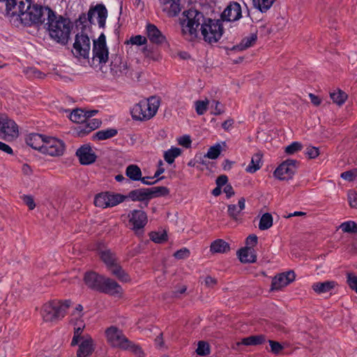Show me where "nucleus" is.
<instances>
[{
    "mask_svg": "<svg viewBox=\"0 0 357 357\" xmlns=\"http://www.w3.org/2000/svg\"><path fill=\"white\" fill-rule=\"evenodd\" d=\"M150 239L156 243H162L167 241V234L165 231H151L149 234Z\"/></svg>",
    "mask_w": 357,
    "mask_h": 357,
    "instance_id": "obj_45",
    "label": "nucleus"
},
{
    "mask_svg": "<svg viewBox=\"0 0 357 357\" xmlns=\"http://www.w3.org/2000/svg\"><path fill=\"white\" fill-rule=\"evenodd\" d=\"M7 15L18 16L25 26H39L45 22L52 10L48 6L33 3L32 0H6L4 3Z\"/></svg>",
    "mask_w": 357,
    "mask_h": 357,
    "instance_id": "obj_2",
    "label": "nucleus"
},
{
    "mask_svg": "<svg viewBox=\"0 0 357 357\" xmlns=\"http://www.w3.org/2000/svg\"><path fill=\"white\" fill-rule=\"evenodd\" d=\"M303 148L301 143L294 142L285 148V153L288 155H292L301 151Z\"/></svg>",
    "mask_w": 357,
    "mask_h": 357,
    "instance_id": "obj_48",
    "label": "nucleus"
},
{
    "mask_svg": "<svg viewBox=\"0 0 357 357\" xmlns=\"http://www.w3.org/2000/svg\"><path fill=\"white\" fill-rule=\"evenodd\" d=\"M70 119L75 123H84L86 121L85 110L82 109H74L70 115Z\"/></svg>",
    "mask_w": 357,
    "mask_h": 357,
    "instance_id": "obj_41",
    "label": "nucleus"
},
{
    "mask_svg": "<svg viewBox=\"0 0 357 357\" xmlns=\"http://www.w3.org/2000/svg\"><path fill=\"white\" fill-rule=\"evenodd\" d=\"M22 200L24 204L29 207V210H33L36 207L34 199L31 195H24Z\"/></svg>",
    "mask_w": 357,
    "mask_h": 357,
    "instance_id": "obj_59",
    "label": "nucleus"
},
{
    "mask_svg": "<svg viewBox=\"0 0 357 357\" xmlns=\"http://www.w3.org/2000/svg\"><path fill=\"white\" fill-rule=\"evenodd\" d=\"M118 133L116 129L109 128L106 130H101L96 132L92 136L93 140H105L116 136Z\"/></svg>",
    "mask_w": 357,
    "mask_h": 357,
    "instance_id": "obj_34",
    "label": "nucleus"
},
{
    "mask_svg": "<svg viewBox=\"0 0 357 357\" xmlns=\"http://www.w3.org/2000/svg\"><path fill=\"white\" fill-rule=\"evenodd\" d=\"M95 13H97V20L98 26L101 29H105L106 25V20L107 18L108 12L105 6L102 3H98L96 6H91L87 14L82 13L76 20V26L82 25V29L86 28V23L89 22L90 24H94Z\"/></svg>",
    "mask_w": 357,
    "mask_h": 357,
    "instance_id": "obj_6",
    "label": "nucleus"
},
{
    "mask_svg": "<svg viewBox=\"0 0 357 357\" xmlns=\"http://www.w3.org/2000/svg\"><path fill=\"white\" fill-rule=\"evenodd\" d=\"M228 215L234 220H238V215L241 213L238 206L235 204H229L228 206Z\"/></svg>",
    "mask_w": 357,
    "mask_h": 357,
    "instance_id": "obj_52",
    "label": "nucleus"
},
{
    "mask_svg": "<svg viewBox=\"0 0 357 357\" xmlns=\"http://www.w3.org/2000/svg\"><path fill=\"white\" fill-rule=\"evenodd\" d=\"M222 151V148L220 144H216L214 146H211L205 157L209 159L215 160L219 157Z\"/></svg>",
    "mask_w": 357,
    "mask_h": 357,
    "instance_id": "obj_46",
    "label": "nucleus"
},
{
    "mask_svg": "<svg viewBox=\"0 0 357 357\" xmlns=\"http://www.w3.org/2000/svg\"><path fill=\"white\" fill-rule=\"evenodd\" d=\"M273 225V217L269 213H266L260 218L259 228L260 230H266Z\"/></svg>",
    "mask_w": 357,
    "mask_h": 357,
    "instance_id": "obj_39",
    "label": "nucleus"
},
{
    "mask_svg": "<svg viewBox=\"0 0 357 357\" xmlns=\"http://www.w3.org/2000/svg\"><path fill=\"white\" fill-rule=\"evenodd\" d=\"M129 71V66L126 61L123 60L122 55L112 54L111 55L110 72L114 76L127 75Z\"/></svg>",
    "mask_w": 357,
    "mask_h": 357,
    "instance_id": "obj_13",
    "label": "nucleus"
},
{
    "mask_svg": "<svg viewBox=\"0 0 357 357\" xmlns=\"http://www.w3.org/2000/svg\"><path fill=\"white\" fill-rule=\"evenodd\" d=\"M47 22L44 24L50 37L58 43L66 45L70 39L73 28L70 20L57 15L53 10H49Z\"/></svg>",
    "mask_w": 357,
    "mask_h": 357,
    "instance_id": "obj_3",
    "label": "nucleus"
},
{
    "mask_svg": "<svg viewBox=\"0 0 357 357\" xmlns=\"http://www.w3.org/2000/svg\"><path fill=\"white\" fill-rule=\"evenodd\" d=\"M196 353L199 356H206L211 354V346L208 342L206 341H199L197 343V348Z\"/></svg>",
    "mask_w": 357,
    "mask_h": 357,
    "instance_id": "obj_42",
    "label": "nucleus"
},
{
    "mask_svg": "<svg viewBox=\"0 0 357 357\" xmlns=\"http://www.w3.org/2000/svg\"><path fill=\"white\" fill-rule=\"evenodd\" d=\"M266 340V336L264 335H250L243 338L241 342L236 343V345L257 346L265 343Z\"/></svg>",
    "mask_w": 357,
    "mask_h": 357,
    "instance_id": "obj_31",
    "label": "nucleus"
},
{
    "mask_svg": "<svg viewBox=\"0 0 357 357\" xmlns=\"http://www.w3.org/2000/svg\"><path fill=\"white\" fill-rule=\"evenodd\" d=\"M82 124L77 128V135L83 137L90 133L92 130L86 126V123H81Z\"/></svg>",
    "mask_w": 357,
    "mask_h": 357,
    "instance_id": "obj_58",
    "label": "nucleus"
},
{
    "mask_svg": "<svg viewBox=\"0 0 357 357\" xmlns=\"http://www.w3.org/2000/svg\"><path fill=\"white\" fill-rule=\"evenodd\" d=\"M208 103H209V102L208 100L196 101L195 102V109H196V112L197 113V114H199V115L204 114L207 110Z\"/></svg>",
    "mask_w": 357,
    "mask_h": 357,
    "instance_id": "obj_47",
    "label": "nucleus"
},
{
    "mask_svg": "<svg viewBox=\"0 0 357 357\" xmlns=\"http://www.w3.org/2000/svg\"><path fill=\"white\" fill-rule=\"evenodd\" d=\"M111 273L118 280L123 282L130 281L129 275L123 269L122 266L117 262L107 268Z\"/></svg>",
    "mask_w": 357,
    "mask_h": 357,
    "instance_id": "obj_30",
    "label": "nucleus"
},
{
    "mask_svg": "<svg viewBox=\"0 0 357 357\" xmlns=\"http://www.w3.org/2000/svg\"><path fill=\"white\" fill-rule=\"evenodd\" d=\"M256 8L261 13H266L274 3L275 0H252Z\"/></svg>",
    "mask_w": 357,
    "mask_h": 357,
    "instance_id": "obj_38",
    "label": "nucleus"
},
{
    "mask_svg": "<svg viewBox=\"0 0 357 357\" xmlns=\"http://www.w3.org/2000/svg\"><path fill=\"white\" fill-rule=\"evenodd\" d=\"M102 243L98 245V252L101 260L105 263L107 268H109L117 262L116 254L109 249H102Z\"/></svg>",
    "mask_w": 357,
    "mask_h": 357,
    "instance_id": "obj_24",
    "label": "nucleus"
},
{
    "mask_svg": "<svg viewBox=\"0 0 357 357\" xmlns=\"http://www.w3.org/2000/svg\"><path fill=\"white\" fill-rule=\"evenodd\" d=\"M268 342L271 346V351L274 354H280L284 349V347L278 342L268 340Z\"/></svg>",
    "mask_w": 357,
    "mask_h": 357,
    "instance_id": "obj_54",
    "label": "nucleus"
},
{
    "mask_svg": "<svg viewBox=\"0 0 357 357\" xmlns=\"http://www.w3.org/2000/svg\"><path fill=\"white\" fill-rule=\"evenodd\" d=\"M348 201L351 207L357 208V195L355 192H349Z\"/></svg>",
    "mask_w": 357,
    "mask_h": 357,
    "instance_id": "obj_60",
    "label": "nucleus"
},
{
    "mask_svg": "<svg viewBox=\"0 0 357 357\" xmlns=\"http://www.w3.org/2000/svg\"><path fill=\"white\" fill-rule=\"evenodd\" d=\"M65 150V144L63 141L54 137H47L45 146L43 148L42 153L50 156H60L63 155Z\"/></svg>",
    "mask_w": 357,
    "mask_h": 357,
    "instance_id": "obj_12",
    "label": "nucleus"
},
{
    "mask_svg": "<svg viewBox=\"0 0 357 357\" xmlns=\"http://www.w3.org/2000/svg\"><path fill=\"white\" fill-rule=\"evenodd\" d=\"M180 1L181 0H165L162 10L166 13L169 17L178 15L181 10Z\"/></svg>",
    "mask_w": 357,
    "mask_h": 357,
    "instance_id": "obj_26",
    "label": "nucleus"
},
{
    "mask_svg": "<svg viewBox=\"0 0 357 357\" xmlns=\"http://www.w3.org/2000/svg\"><path fill=\"white\" fill-rule=\"evenodd\" d=\"M72 301L68 300H52L45 303L41 310V315L46 322H58L66 314Z\"/></svg>",
    "mask_w": 357,
    "mask_h": 357,
    "instance_id": "obj_4",
    "label": "nucleus"
},
{
    "mask_svg": "<svg viewBox=\"0 0 357 357\" xmlns=\"http://www.w3.org/2000/svg\"><path fill=\"white\" fill-rule=\"evenodd\" d=\"M262 153L258 152L255 153L251 159L250 163L246 167L245 170L249 173H255L259 169L262 165L261 163Z\"/></svg>",
    "mask_w": 357,
    "mask_h": 357,
    "instance_id": "obj_33",
    "label": "nucleus"
},
{
    "mask_svg": "<svg viewBox=\"0 0 357 357\" xmlns=\"http://www.w3.org/2000/svg\"><path fill=\"white\" fill-rule=\"evenodd\" d=\"M79 162L83 165H91L96 162L97 155L89 144L81 146L76 151Z\"/></svg>",
    "mask_w": 357,
    "mask_h": 357,
    "instance_id": "obj_17",
    "label": "nucleus"
},
{
    "mask_svg": "<svg viewBox=\"0 0 357 357\" xmlns=\"http://www.w3.org/2000/svg\"><path fill=\"white\" fill-rule=\"evenodd\" d=\"M84 123L93 131L101 125V121L97 119H88Z\"/></svg>",
    "mask_w": 357,
    "mask_h": 357,
    "instance_id": "obj_56",
    "label": "nucleus"
},
{
    "mask_svg": "<svg viewBox=\"0 0 357 357\" xmlns=\"http://www.w3.org/2000/svg\"><path fill=\"white\" fill-rule=\"evenodd\" d=\"M126 350H130L137 357H144V353L142 348L130 340V344Z\"/></svg>",
    "mask_w": 357,
    "mask_h": 357,
    "instance_id": "obj_50",
    "label": "nucleus"
},
{
    "mask_svg": "<svg viewBox=\"0 0 357 357\" xmlns=\"http://www.w3.org/2000/svg\"><path fill=\"white\" fill-rule=\"evenodd\" d=\"M298 164L296 160L287 159L276 168L273 174L280 180L291 179L296 171Z\"/></svg>",
    "mask_w": 357,
    "mask_h": 357,
    "instance_id": "obj_10",
    "label": "nucleus"
},
{
    "mask_svg": "<svg viewBox=\"0 0 357 357\" xmlns=\"http://www.w3.org/2000/svg\"><path fill=\"white\" fill-rule=\"evenodd\" d=\"M340 229L344 233L357 234V223L354 221H347L340 225Z\"/></svg>",
    "mask_w": 357,
    "mask_h": 357,
    "instance_id": "obj_43",
    "label": "nucleus"
},
{
    "mask_svg": "<svg viewBox=\"0 0 357 357\" xmlns=\"http://www.w3.org/2000/svg\"><path fill=\"white\" fill-rule=\"evenodd\" d=\"M347 283L357 294V276L352 273H347Z\"/></svg>",
    "mask_w": 357,
    "mask_h": 357,
    "instance_id": "obj_49",
    "label": "nucleus"
},
{
    "mask_svg": "<svg viewBox=\"0 0 357 357\" xmlns=\"http://www.w3.org/2000/svg\"><path fill=\"white\" fill-rule=\"evenodd\" d=\"M227 181L228 177L226 175H220L216 178L215 183L218 186L222 188V186H226V185H227Z\"/></svg>",
    "mask_w": 357,
    "mask_h": 357,
    "instance_id": "obj_64",
    "label": "nucleus"
},
{
    "mask_svg": "<svg viewBox=\"0 0 357 357\" xmlns=\"http://www.w3.org/2000/svg\"><path fill=\"white\" fill-rule=\"evenodd\" d=\"M330 96L333 100V102L341 105H342L347 98V95L342 91L338 90L337 92H333L330 93Z\"/></svg>",
    "mask_w": 357,
    "mask_h": 357,
    "instance_id": "obj_44",
    "label": "nucleus"
},
{
    "mask_svg": "<svg viewBox=\"0 0 357 357\" xmlns=\"http://www.w3.org/2000/svg\"><path fill=\"white\" fill-rule=\"evenodd\" d=\"M185 19L182 22V31L192 37L197 36V29L201 25V32L204 40L208 43H217L222 37L223 27L219 20L205 18L203 13L190 9L183 12Z\"/></svg>",
    "mask_w": 357,
    "mask_h": 357,
    "instance_id": "obj_1",
    "label": "nucleus"
},
{
    "mask_svg": "<svg viewBox=\"0 0 357 357\" xmlns=\"http://www.w3.org/2000/svg\"><path fill=\"white\" fill-rule=\"evenodd\" d=\"M150 200L153 198L169 195V190L165 186H155L148 188Z\"/></svg>",
    "mask_w": 357,
    "mask_h": 357,
    "instance_id": "obj_35",
    "label": "nucleus"
},
{
    "mask_svg": "<svg viewBox=\"0 0 357 357\" xmlns=\"http://www.w3.org/2000/svg\"><path fill=\"white\" fill-rule=\"evenodd\" d=\"M191 143V139L188 135H184L178 139V144L185 148H190Z\"/></svg>",
    "mask_w": 357,
    "mask_h": 357,
    "instance_id": "obj_63",
    "label": "nucleus"
},
{
    "mask_svg": "<svg viewBox=\"0 0 357 357\" xmlns=\"http://www.w3.org/2000/svg\"><path fill=\"white\" fill-rule=\"evenodd\" d=\"M241 7L237 2H231L221 15L223 21L235 22L241 17Z\"/></svg>",
    "mask_w": 357,
    "mask_h": 357,
    "instance_id": "obj_19",
    "label": "nucleus"
},
{
    "mask_svg": "<svg viewBox=\"0 0 357 357\" xmlns=\"http://www.w3.org/2000/svg\"><path fill=\"white\" fill-rule=\"evenodd\" d=\"M337 286V282L334 280H327L322 282H318L314 283L312 286V289L317 294H321L332 291Z\"/></svg>",
    "mask_w": 357,
    "mask_h": 357,
    "instance_id": "obj_27",
    "label": "nucleus"
},
{
    "mask_svg": "<svg viewBox=\"0 0 357 357\" xmlns=\"http://www.w3.org/2000/svg\"><path fill=\"white\" fill-rule=\"evenodd\" d=\"M190 254V250L186 248H183L175 252L174 257L178 259H183L188 258Z\"/></svg>",
    "mask_w": 357,
    "mask_h": 357,
    "instance_id": "obj_55",
    "label": "nucleus"
},
{
    "mask_svg": "<svg viewBox=\"0 0 357 357\" xmlns=\"http://www.w3.org/2000/svg\"><path fill=\"white\" fill-rule=\"evenodd\" d=\"M126 175L132 181H141L142 183L148 185L155 184L164 178L162 176L153 181H146V178H149L151 176L142 177L141 169L137 165H128L126 169Z\"/></svg>",
    "mask_w": 357,
    "mask_h": 357,
    "instance_id": "obj_16",
    "label": "nucleus"
},
{
    "mask_svg": "<svg viewBox=\"0 0 357 357\" xmlns=\"http://www.w3.org/2000/svg\"><path fill=\"white\" fill-rule=\"evenodd\" d=\"M257 40V33H254L250 36L245 37L242 39L241 42L237 45L233 46L229 51H243L251 46H252Z\"/></svg>",
    "mask_w": 357,
    "mask_h": 357,
    "instance_id": "obj_29",
    "label": "nucleus"
},
{
    "mask_svg": "<svg viewBox=\"0 0 357 357\" xmlns=\"http://www.w3.org/2000/svg\"><path fill=\"white\" fill-rule=\"evenodd\" d=\"M128 218L132 229L136 232L143 229L148 221L147 215L142 210L135 209L131 211L128 214Z\"/></svg>",
    "mask_w": 357,
    "mask_h": 357,
    "instance_id": "obj_14",
    "label": "nucleus"
},
{
    "mask_svg": "<svg viewBox=\"0 0 357 357\" xmlns=\"http://www.w3.org/2000/svg\"><path fill=\"white\" fill-rule=\"evenodd\" d=\"M305 154L310 159H314L319 155V150L315 146H308L306 149Z\"/></svg>",
    "mask_w": 357,
    "mask_h": 357,
    "instance_id": "obj_57",
    "label": "nucleus"
},
{
    "mask_svg": "<svg viewBox=\"0 0 357 357\" xmlns=\"http://www.w3.org/2000/svg\"><path fill=\"white\" fill-rule=\"evenodd\" d=\"M93 60H98L99 63H106L109 60V51L106 43L105 35L102 33L93 43Z\"/></svg>",
    "mask_w": 357,
    "mask_h": 357,
    "instance_id": "obj_9",
    "label": "nucleus"
},
{
    "mask_svg": "<svg viewBox=\"0 0 357 357\" xmlns=\"http://www.w3.org/2000/svg\"><path fill=\"white\" fill-rule=\"evenodd\" d=\"M204 282L206 287L213 288L217 284V280L211 275H207L204 278Z\"/></svg>",
    "mask_w": 357,
    "mask_h": 357,
    "instance_id": "obj_62",
    "label": "nucleus"
},
{
    "mask_svg": "<svg viewBox=\"0 0 357 357\" xmlns=\"http://www.w3.org/2000/svg\"><path fill=\"white\" fill-rule=\"evenodd\" d=\"M146 34L150 42L157 45H161L167 43L166 37L153 24L147 23L146 26Z\"/></svg>",
    "mask_w": 357,
    "mask_h": 357,
    "instance_id": "obj_18",
    "label": "nucleus"
},
{
    "mask_svg": "<svg viewBox=\"0 0 357 357\" xmlns=\"http://www.w3.org/2000/svg\"><path fill=\"white\" fill-rule=\"evenodd\" d=\"M99 292L110 296H121L123 289L115 280L105 277Z\"/></svg>",
    "mask_w": 357,
    "mask_h": 357,
    "instance_id": "obj_20",
    "label": "nucleus"
},
{
    "mask_svg": "<svg viewBox=\"0 0 357 357\" xmlns=\"http://www.w3.org/2000/svg\"><path fill=\"white\" fill-rule=\"evenodd\" d=\"M160 100L151 96L146 100H142L135 105L131 109L133 119L137 121H147L153 118L160 106Z\"/></svg>",
    "mask_w": 357,
    "mask_h": 357,
    "instance_id": "obj_5",
    "label": "nucleus"
},
{
    "mask_svg": "<svg viewBox=\"0 0 357 357\" xmlns=\"http://www.w3.org/2000/svg\"><path fill=\"white\" fill-rule=\"evenodd\" d=\"M296 275L293 271L280 273L275 275L271 282V291H278L287 286L295 280Z\"/></svg>",
    "mask_w": 357,
    "mask_h": 357,
    "instance_id": "obj_15",
    "label": "nucleus"
},
{
    "mask_svg": "<svg viewBox=\"0 0 357 357\" xmlns=\"http://www.w3.org/2000/svg\"><path fill=\"white\" fill-rule=\"evenodd\" d=\"M107 342L113 347L127 349L130 340L124 335L123 331L116 326H112L105 331Z\"/></svg>",
    "mask_w": 357,
    "mask_h": 357,
    "instance_id": "obj_7",
    "label": "nucleus"
},
{
    "mask_svg": "<svg viewBox=\"0 0 357 357\" xmlns=\"http://www.w3.org/2000/svg\"><path fill=\"white\" fill-rule=\"evenodd\" d=\"M128 43H130L132 45H142L147 43V38L145 36L137 35L135 36L131 37L129 41H128Z\"/></svg>",
    "mask_w": 357,
    "mask_h": 357,
    "instance_id": "obj_51",
    "label": "nucleus"
},
{
    "mask_svg": "<svg viewBox=\"0 0 357 357\" xmlns=\"http://www.w3.org/2000/svg\"><path fill=\"white\" fill-rule=\"evenodd\" d=\"M108 199V192H101L98 194L94 198V204L96 206L102 208L109 207V202Z\"/></svg>",
    "mask_w": 357,
    "mask_h": 357,
    "instance_id": "obj_36",
    "label": "nucleus"
},
{
    "mask_svg": "<svg viewBox=\"0 0 357 357\" xmlns=\"http://www.w3.org/2000/svg\"><path fill=\"white\" fill-rule=\"evenodd\" d=\"M357 174L355 171H346L341 174V178L349 181H353L356 176Z\"/></svg>",
    "mask_w": 357,
    "mask_h": 357,
    "instance_id": "obj_61",
    "label": "nucleus"
},
{
    "mask_svg": "<svg viewBox=\"0 0 357 357\" xmlns=\"http://www.w3.org/2000/svg\"><path fill=\"white\" fill-rule=\"evenodd\" d=\"M126 200V195L119 193H110L108 192V199L109 207H113Z\"/></svg>",
    "mask_w": 357,
    "mask_h": 357,
    "instance_id": "obj_40",
    "label": "nucleus"
},
{
    "mask_svg": "<svg viewBox=\"0 0 357 357\" xmlns=\"http://www.w3.org/2000/svg\"><path fill=\"white\" fill-rule=\"evenodd\" d=\"M104 276L94 271L86 272L84 276L85 284L91 289L99 291Z\"/></svg>",
    "mask_w": 357,
    "mask_h": 357,
    "instance_id": "obj_22",
    "label": "nucleus"
},
{
    "mask_svg": "<svg viewBox=\"0 0 357 357\" xmlns=\"http://www.w3.org/2000/svg\"><path fill=\"white\" fill-rule=\"evenodd\" d=\"M73 48V53L76 57L88 58L91 48L89 36L86 34H76Z\"/></svg>",
    "mask_w": 357,
    "mask_h": 357,
    "instance_id": "obj_11",
    "label": "nucleus"
},
{
    "mask_svg": "<svg viewBox=\"0 0 357 357\" xmlns=\"http://www.w3.org/2000/svg\"><path fill=\"white\" fill-rule=\"evenodd\" d=\"M258 243V238L255 234L249 235L245 239V248L254 249Z\"/></svg>",
    "mask_w": 357,
    "mask_h": 357,
    "instance_id": "obj_53",
    "label": "nucleus"
},
{
    "mask_svg": "<svg viewBox=\"0 0 357 357\" xmlns=\"http://www.w3.org/2000/svg\"><path fill=\"white\" fill-rule=\"evenodd\" d=\"M181 154V150L177 147H172L170 149L165 152L164 159L169 163L172 164L174 162L176 158Z\"/></svg>",
    "mask_w": 357,
    "mask_h": 357,
    "instance_id": "obj_37",
    "label": "nucleus"
},
{
    "mask_svg": "<svg viewBox=\"0 0 357 357\" xmlns=\"http://www.w3.org/2000/svg\"><path fill=\"white\" fill-rule=\"evenodd\" d=\"M210 248L213 253H226L230 250L229 243L220 238L214 241L211 244Z\"/></svg>",
    "mask_w": 357,
    "mask_h": 357,
    "instance_id": "obj_32",
    "label": "nucleus"
},
{
    "mask_svg": "<svg viewBox=\"0 0 357 357\" xmlns=\"http://www.w3.org/2000/svg\"><path fill=\"white\" fill-rule=\"evenodd\" d=\"M95 344L93 338L87 335L83 341L78 344V349L76 353L77 357H89L95 351Z\"/></svg>",
    "mask_w": 357,
    "mask_h": 357,
    "instance_id": "obj_21",
    "label": "nucleus"
},
{
    "mask_svg": "<svg viewBox=\"0 0 357 357\" xmlns=\"http://www.w3.org/2000/svg\"><path fill=\"white\" fill-rule=\"evenodd\" d=\"M17 123L4 114H0V137L4 140L13 139L18 137Z\"/></svg>",
    "mask_w": 357,
    "mask_h": 357,
    "instance_id": "obj_8",
    "label": "nucleus"
},
{
    "mask_svg": "<svg viewBox=\"0 0 357 357\" xmlns=\"http://www.w3.org/2000/svg\"><path fill=\"white\" fill-rule=\"evenodd\" d=\"M47 137L40 134L31 133L26 137V143L33 149L38 150L42 153Z\"/></svg>",
    "mask_w": 357,
    "mask_h": 357,
    "instance_id": "obj_23",
    "label": "nucleus"
},
{
    "mask_svg": "<svg viewBox=\"0 0 357 357\" xmlns=\"http://www.w3.org/2000/svg\"><path fill=\"white\" fill-rule=\"evenodd\" d=\"M126 199H130L132 202H146V206L150 200L148 188H138L135 189L128 192L126 195Z\"/></svg>",
    "mask_w": 357,
    "mask_h": 357,
    "instance_id": "obj_25",
    "label": "nucleus"
},
{
    "mask_svg": "<svg viewBox=\"0 0 357 357\" xmlns=\"http://www.w3.org/2000/svg\"><path fill=\"white\" fill-rule=\"evenodd\" d=\"M239 260L242 263H254L257 260V255L255 249L242 248L237 252Z\"/></svg>",
    "mask_w": 357,
    "mask_h": 357,
    "instance_id": "obj_28",
    "label": "nucleus"
}]
</instances>
